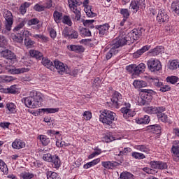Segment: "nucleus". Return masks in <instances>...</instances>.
Instances as JSON below:
<instances>
[{
	"mask_svg": "<svg viewBox=\"0 0 179 179\" xmlns=\"http://www.w3.org/2000/svg\"><path fill=\"white\" fill-rule=\"evenodd\" d=\"M98 163H100V158H97L90 162L85 164L84 165V169H90V167H93V166H96V164H98Z\"/></svg>",
	"mask_w": 179,
	"mask_h": 179,
	"instance_id": "72a5a7b5",
	"label": "nucleus"
},
{
	"mask_svg": "<svg viewBox=\"0 0 179 179\" xmlns=\"http://www.w3.org/2000/svg\"><path fill=\"white\" fill-rule=\"evenodd\" d=\"M39 139L43 146H47L50 143V138L45 135H41Z\"/></svg>",
	"mask_w": 179,
	"mask_h": 179,
	"instance_id": "4c0bfd02",
	"label": "nucleus"
},
{
	"mask_svg": "<svg viewBox=\"0 0 179 179\" xmlns=\"http://www.w3.org/2000/svg\"><path fill=\"white\" fill-rule=\"evenodd\" d=\"M129 9H132L134 12L136 13L137 10H139V6L138 4V1L136 0L132 1L130 6H129Z\"/></svg>",
	"mask_w": 179,
	"mask_h": 179,
	"instance_id": "37998d69",
	"label": "nucleus"
},
{
	"mask_svg": "<svg viewBox=\"0 0 179 179\" xmlns=\"http://www.w3.org/2000/svg\"><path fill=\"white\" fill-rule=\"evenodd\" d=\"M1 55L3 58H5V59H8L10 62H13V64L16 62V55L15 52L9 50V49L1 51Z\"/></svg>",
	"mask_w": 179,
	"mask_h": 179,
	"instance_id": "1a4fd4ad",
	"label": "nucleus"
},
{
	"mask_svg": "<svg viewBox=\"0 0 179 179\" xmlns=\"http://www.w3.org/2000/svg\"><path fill=\"white\" fill-rule=\"evenodd\" d=\"M67 48L69 51H73L77 53L85 52V48L82 45H69L67 46Z\"/></svg>",
	"mask_w": 179,
	"mask_h": 179,
	"instance_id": "6ab92c4d",
	"label": "nucleus"
},
{
	"mask_svg": "<svg viewBox=\"0 0 179 179\" xmlns=\"http://www.w3.org/2000/svg\"><path fill=\"white\" fill-rule=\"evenodd\" d=\"M43 98L41 94L38 93L37 91H32L29 94V96L22 99V103H24L26 107L29 108H38L41 106Z\"/></svg>",
	"mask_w": 179,
	"mask_h": 179,
	"instance_id": "f257e3e1",
	"label": "nucleus"
},
{
	"mask_svg": "<svg viewBox=\"0 0 179 179\" xmlns=\"http://www.w3.org/2000/svg\"><path fill=\"white\" fill-rule=\"evenodd\" d=\"M171 9L173 12L176 13L177 15H179V1H176L172 3Z\"/></svg>",
	"mask_w": 179,
	"mask_h": 179,
	"instance_id": "de8ad7c7",
	"label": "nucleus"
},
{
	"mask_svg": "<svg viewBox=\"0 0 179 179\" xmlns=\"http://www.w3.org/2000/svg\"><path fill=\"white\" fill-rule=\"evenodd\" d=\"M138 106H149L148 102L143 98V95H141V97H138Z\"/></svg>",
	"mask_w": 179,
	"mask_h": 179,
	"instance_id": "13d9d810",
	"label": "nucleus"
},
{
	"mask_svg": "<svg viewBox=\"0 0 179 179\" xmlns=\"http://www.w3.org/2000/svg\"><path fill=\"white\" fill-rule=\"evenodd\" d=\"M157 20L159 24H162V23H167V22H169L167 11L163 8L159 9L157 13Z\"/></svg>",
	"mask_w": 179,
	"mask_h": 179,
	"instance_id": "6e6552de",
	"label": "nucleus"
},
{
	"mask_svg": "<svg viewBox=\"0 0 179 179\" xmlns=\"http://www.w3.org/2000/svg\"><path fill=\"white\" fill-rule=\"evenodd\" d=\"M52 159H54V157L51 155V154L48 153L43 155V159L45 162H48V163H51L52 162Z\"/></svg>",
	"mask_w": 179,
	"mask_h": 179,
	"instance_id": "3c124183",
	"label": "nucleus"
},
{
	"mask_svg": "<svg viewBox=\"0 0 179 179\" xmlns=\"http://www.w3.org/2000/svg\"><path fill=\"white\" fill-rule=\"evenodd\" d=\"M53 17L56 23H60L62 20V13L58 11H55L53 13Z\"/></svg>",
	"mask_w": 179,
	"mask_h": 179,
	"instance_id": "58836bf2",
	"label": "nucleus"
},
{
	"mask_svg": "<svg viewBox=\"0 0 179 179\" xmlns=\"http://www.w3.org/2000/svg\"><path fill=\"white\" fill-rule=\"evenodd\" d=\"M6 107L10 113H13L16 110V106L13 103H7Z\"/></svg>",
	"mask_w": 179,
	"mask_h": 179,
	"instance_id": "e2e57ef3",
	"label": "nucleus"
},
{
	"mask_svg": "<svg viewBox=\"0 0 179 179\" xmlns=\"http://www.w3.org/2000/svg\"><path fill=\"white\" fill-rule=\"evenodd\" d=\"M33 37L34 38H40L41 40H42V41H45V43L48 41V38H47V36H45L44 35L35 34V35H33Z\"/></svg>",
	"mask_w": 179,
	"mask_h": 179,
	"instance_id": "680f3d73",
	"label": "nucleus"
},
{
	"mask_svg": "<svg viewBox=\"0 0 179 179\" xmlns=\"http://www.w3.org/2000/svg\"><path fill=\"white\" fill-rule=\"evenodd\" d=\"M47 178L48 179H61V177L58 173L52 171L47 172Z\"/></svg>",
	"mask_w": 179,
	"mask_h": 179,
	"instance_id": "c9c22d12",
	"label": "nucleus"
},
{
	"mask_svg": "<svg viewBox=\"0 0 179 179\" xmlns=\"http://www.w3.org/2000/svg\"><path fill=\"white\" fill-rule=\"evenodd\" d=\"M13 40L16 43H23V36L20 35V33H17V35L13 36Z\"/></svg>",
	"mask_w": 179,
	"mask_h": 179,
	"instance_id": "09e8293b",
	"label": "nucleus"
},
{
	"mask_svg": "<svg viewBox=\"0 0 179 179\" xmlns=\"http://www.w3.org/2000/svg\"><path fill=\"white\" fill-rule=\"evenodd\" d=\"M126 108H122L120 111L123 113V117L127 120V118H129V117H134L135 115V112L132 113V111L129 109L131 107V104H126Z\"/></svg>",
	"mask_w": 179,
	"mask_h": 179,
	"instance_id": "ddd939ff",
	"label": "nucleus"
},
{
	"mask_svg": "<svg viewBox=\"0 0 179 179\" xmlns=\"http://www.w3.org/2000/svg\"><path fill=\"white\" fill-rule=\"evenodd\" d=\"M147 65L150 72H159L162 69V63L159 59H151L147 62Z\"/></svg>",
	"mask_w": 179,
	"mask_h": 179,
	"instance_id": "20e7f679",
	"label": "nucleus"
},
{
	"mask_svg": "<svg viewBox=\"0 0 179 179\" xmlns=\"http://www.w3.org/2000/svg\"><path fill=\"white\" fill-rule=\"evenodd\" d=\"M166 82L171 83L172 85H179V79L177 76H170L166 78Z\"/></svg>",
	"mask_w": 179,
	"mask_h": 179,
	"instance_id": "e433bc0d",
	"label": "nucleus"
},
{
	"mask_svg": "<svg viewBox=\"0 0 179 179\" xmlns=\"http://www.w3.org/2000/svg\"><path fill=\"white\" fill-rule=\"evenodd\" d=\"M63 23H64L65 24H68V26H72V21L68 15H64L63 17Z\"/></svg>",
	"mask_w": 179,
	"mask_h": 179,
	"instance_id": "052dcab7",
	"label": "nucleus"
},
{
	"mask_svg": "<svg viewBox=\"0 0 179 179\" xmlns=\"http://www.w3.org/2000/svg\"><path fill=\"white\" fill-rule=\"evenodd\" d=\"M142 30H143V28L134 29L131 32L127 34L129 36L128 40H130L131 43L139 40V37L142 36Z\"/></svg>",
	"mask_w": 179,
	"mask_h": 179,
	"instance_id": "0eeeda50",
	"label": "nucleus"
},
{
	"mask_svg": "<svg viewBox=\"0 0 179 179\" xmlns=\"http://www.w3.org/2000/svg\"><path fill=\"white\" fill-rule=\"evenodd\" d=\"M115 120H117V114L108 110H103L99 116L101 122L106 125H111Z\"/></svg>",
	"mask_w": 179,
	"mask_h": 179,
	"instance_id": "f03ea898",
	"label": "nucleus"
},
{
	"mask_svg": "<svg viewBox=\"0 0 179 179\" xmlns=\"http://www.w3.org/2000/svg\"><path fill=\"white\" fill-rule=\"evenodd\" d=\"M44 113H48L50 114H54V113H58L59 111V108H43L42 109Z\"/></svg>",
	"mask_w": 179,
	"mask_h": 179,
	"instance_id": "603ef678",
	"label": "nucleus"
},
{
	"mask_svg": "<svg viewBox=\"0 0 179 179\" xmlns=\"http://www.w3.org/2000/svg\"><path fill=\"white\" fill-rule=\"evenodd\" d=\"M68 2H69V6L71 10L73 8L75 9L78 8V6H80V4H79V2H78V1L76 0H68Z\"/></svg>",
	"mask_w": 179,
	"mask_h": 179,
	"instance_id": "a19ab883",
	"label": "nucleus"
},
{
	"mask_svg": "<svg viewBox=\"0 0 179 179\" xmlns=\"http://www.w3.org/2000/svg\"><path fill=\"white\" fill-rule=\"evenodd\" d=\"M129 36L128 34H125V33H122L119 36L118 39L114 40L113 41L112 45L115 48H120V47H122L126 45V44H131V39H128Z\"/></svg>",
	"mask_w": 179,
	"mask_h": 179,
	"instance_id": "7ed1b4c3",
	"label": "nucleus"
},
{
	"mask_svg": "<svg viewBox=\"0 0 179 179\" xmlns=\"http://www.w3.org/2000/svg\"><path fill=\"white\" fill-rule=\"evenodd\" d=\"M0 80L3 83H9V82H12V80H13V78L8 76H0Z\"/></svg>",
	"mask_w": 179,
	"mask_h": 179,
	"instance_id": "49530a36",
	"label": "nucleus"
},
{
	"mask_svg": "<svg viewBox=\"0 0 179 179\" xmlns=\"http://www.w3.org/2000/svg\"><path fill=\"white\" fill-rule=\"evenodd\" d=\"M71 10L75 14V17H73V15H71L72 19L76 22H79V20H80V17H82V14L80 13V8H78L77 7L76 8L71 9Z\"/></svg>",
	"mask_w": 179,
	"mask_h": 179,
	"instance_id": "412c9836",
	"label": "nucleus"
},
{
	"mask_svg": "<svg viewBox=\"0 0 179 179\" xmlns=\"http://www.w3.org/2000/svg\"><path fill=\"white\" fill-rule=\"evenodd\" d=\"M24 24H26V20L22 19L20 22L13 29L14 33H17V31H20L23 27H24Z\"/></svg>",
	"mask_w": 179,
	"mask_h": 179,
	"instance_id": "c756f323",
	"label": "nucleus"
},
{
	"mask_svg": "<svg viewBox=\"0 0 179 179\" xmlns=\"http://www.w3.org/2000/svg\"><path fill=\"white\" fill-rule=\"evenodd\" d=\"M120 179H135V176L129 172H123L120 174Z\"/></svg>",
	"mask_w": 179,
	"mask_h": 179,
	"instance_id": "f704fd0d",
	"label": "nucleus"
},
{
	"mask_svg": "<svg viewBox=\"0 0 179 179\" xmlns=\"http://www.w3.org/2000/svg\"><path fill=\"white\" fill-rule=\"evenodd\" d=\"M131 156L134 159H138V160H141L142 159H145V157H146L145 156V155H143V153H139V152H132Z\"/></svg>",
	"mask_w": 179,
	"mask_h": 179,
	"instance_id": "8fccbe9b",
	"label": "nucleus"
},
{
	"mask_svg": "<svg viewBox=\"0 0 179 179\" xmlns=\"http://www.w3.org/2000/svg\"><path fill=\"white\" fill-rule=\"evenodd\" d=\"M96 30H99L100 36H104L108 32V29H110V25L108 24H104L103 25H96L95 27Z\"/></svg>",
	"mask_w": 179,
	"mask_h": 179,
	"instance_id": "dca6fc26",
	"label": "nucleus"
},
{
	"mask_svg": "<svg viewBox=\"0 0 179 179\" xmlns=\"http://www.w3.org/2000/svg\"><path fill=\"white\" fill-rule=\"evenodd\" d=\"M142 96L143 98L147 101V104H150V101H152V99H153V96H152V92L153 90H142Z\"/></svg>",
	"mask_w": 179,
	"mask_h": 179,
	"instance_id": "2eb2a0df",
	"label": "nucleus"
},
{
	"mask_svg": "<svg viewBox=\"0 0 179 179\" xmlns=\"http://www.w3.org/2000/svg\"><path fill=\"white\" fill-rule=\"evenodd\" d=\"M83 116L84 120H85L86 121H89V120L92 118V113L89 111H85L84 112Z\"/></svg>",
	"mask_w": 179,
	"mask_h": 179,
	"instance_id": "338daca9",
	"label": "nucleus"
},
{
	"mask_svg": "<svg viewBox=\"0 0 179 179\" xmlns=\"http://www.w3.org/2000/svg\"><path fill=\"white\" fill-rule=\"evenodd\" d=\"M152 169H159V170H166L167 169V163L160 162V161H154L151 162Z\"/></svg>",
	"mask_w": 179,
	"mask_h": 179,
	"instance_id": "4468645a",
	"label": "nucleus"
},
{
	"mask_svg": "<svg viewBox=\"0 0 179 179\" xmlns=\"http://www.w3.org/2000/svg\"><path fill=\"white\" fill-rule=\"evenodd\" d=\"M135 68H136V64H131L129 66H127L126 67V69L130 73H133L134 75H135Z\"/></svg>",
	"mask_w": 179,
	"mask_h": 179,
	"instance_id": "bf43d9fd",
	"label": "nucleus"
},
{
	"mask_svg": "<svg viewBox=\"0 0 179 179\" xmlns=\"http://www.w3.org/2000/svg\"><path fill=\"white\" fill-rule=\"evenodd\" d=\"M0 170L3 173H6L8 171V165L2 161V159H0Z\"/></svg>",
	"mask_w": 179,
	"mask_h": 179,
	"instance_id": "5fc2aeb1",
	"label": "nucleus"
},
{
	"mask_svg": "<svg viewBox=\"0 0 179 179\" xmlns=\"http://www.w3.org/2000/svg\"><path fill=\"white\" fill-rule=\"evenodd\" d=\"M92 9H93L92 8L91 6H85V12L87 15V16H88V17H96V13H94L93 12V10H92Z\"/></svg>",
	"mask_w": 179,
	"mask_h": 179,
	"instance_id": "c85d7f7f",
	"label": "nucleus"
},
{
	"mask_svg": "<svg viewBox=\"0 0 179 179\" xmlns=\"http://www.w3.org/2000/svg\"><path fill=\"white\" fill-rule=\"evenodd\" d=\"M31 57L36 58V59H41L43 58V53L38 50H31L29 51Z\"/></svg>",
	"mask_w": 179,
	"mask_h": 179,
	"instance_id": "bb28decb",
	"label": "nucleus"
},
{
	"mask_svg": "<svg viewBox=\"0 0 179 179\" xmlns=\"http://www.w3.org/2000/svg\"><path fill=\"white\" fill-rule=\"evenodd\" d=\"M83 25L89 27L92 24L94 23V20H83Z\"/></svg>",
	"mask_w": 179,
	"mask_h": 179,
	"instance_id": "69168bd1",
	"label": "nucleus"
},
{
	"mask_svg": "<svg viewBox=\"0 0 179 179\" xmlns=\"http://www.w3.org/2000/svg\"><path fill=\"white\" fill-rule=\"evenodd\" d=\"M6 70L8 73H10L11 75H19L20 73H24V72H29L30 69L29 68H20V69H16V68H13L10 69L9 66H6Z\"/></svg>",
	"mask_w": 179,
	"mask_h": 179,
	"instance_id": "9d476101",
	"label": "nucleus"
},
{
	"mask_svg": "<svg viewBox=\"0 0 179 179\" xmlns=\"http://www.w3.org/2000/svg\"><path fill=\"white\" fill-rule=\"evenodd\" d=\"M145 113L147 114H156L157 107L156 106H147L143 108Z\"/></svg>",
	"mask_w": 179,
	"mask_h": 179,
	"instance_id": "473e14b6",
	"label": "nucleus"
},
{
	"mask_svg": "<svg viewBox=\"0 0 179 179\" xmlns=\"http://www.w3.org/2000/svg\"><path fill=\"white\" fill-rule=\"evenodd\" d=\"M53 66L56 68L58 73L60 75H64V73H71V69L68 68V66L58 60L54 62Z\"/></svg>",
	"mask_w": 179,
	"mask_h": 179,
	"instance_id": "423d86ee",
	"label": "nucleus"
},
{
	"mask_svg": "<svg viewBox=\"0 0 179 179\" xmlns=\"http://www.w3.org/2000/svg\"><path fill=\"white\" fill-rule=\"evenodd\" d=\"M12 146L13 149H23L26 146V143L22 140L16 139L13 143Z\"/></svg>",
	"mask_w": 179,
	"mask_h": 179,
	"instance_id": "aec40b11",
	"label": "nucleus"
},
{
	"mask_svg": "<svg viewBox=\"0 0 179 179\" xmlns=\"http://www.w3.org/2000/svg\"><path fill=\"white\" fill-rule=\"evenodd\" d=\"M35 44H36V42H34V41H32L30 38H26L24 39V45H26V47H27V48H33Z\"/></svg>",
	"mask_w": 179,
	"mask_h": 179,
	"instance_id": "79ce46f5",
	"label": "nucleus"
},
{
	"mask_svg": "<svg viewBox=\"0 0 179 179\" xmlns=\"http://www.w3.org/2000/svg\"><path fill=\"white\" fill-rule=\"evenodd\" d=\"M41 59H42L41 64L44 66H46V68H48V69H50L51 66H54L52 62H51V60L48 59V58L42 57Z\"/></svg>",
	"mask_w": 179,
	"mask_h": 179,
	"instance_id": "7c9ffc66",
	"label": "nucleus"
},
{
	"mask_svg": "<svg viewBox=\"0 0 179 179\" xmlns=\"http://www.w3.org/2000/svg\"><path fill=\"white\" fill-rule=\"evenodd\" d=\"M69 31H70L69 28L65 27L63 29L62 36H64V37H65V38H69V36H71V34Z\"/></svg>",
	"mask_w": 179,
	"mask_h": 179,
	"instance_id": "0e129e2a",
	"label": "nucleus"
},
{
	"mask_svg": "<svg viewBox=\"0 0 179 179\" xmlns=\"http://www.w3.org/2000/svg\"><path fill=\"white\" fill-rule=\"evenodd\" d=\"M164 111H166V108L163 107V106H159L157 107V110L155 114H157V117H158L159 115H162V114H164Z\"/></svg>",
	"mask_w": 179,
	"mask_h": 179,
	"instance_id": "6e6d98bb",
	"label": "nucleus"
},
{
	"mask_svg": "<svg viewBox=\"0 0 179 179\" xmlns=\"http://www.w3.org/2000/svg\"><path fill=\"white\" fill-rule=\"evenodd\" d=\"M52 163V166L55 169H59V167H61V159H59V157L57 155L53 156Z\"/></svg>",
	"mask_w": 179,
	"mask_h": 179,
	"instance_id": "393cba45",
	"label": "nucleus"
},
{
	"mask_svg": "<svg viewBox=\"0 0 179 179\" xmlns=\"http://www.w3.org/2000/svg\"><path fill=\"white\" fill-rule=\"evenodd\" d=\"M3 17L6 20V29L8 31H10L12 29V25L13 24V15L9 10H4L3 13Z\"/></svg>",
	"mask_w": 179,
	"mask_h": 179,
	"instance_id": "39448f33",
	"label": "nucleus"
},
{
	"mask_svg": "<svg viewBox=\"0 0 179 179\" xmlns=\"http://www.w3.org/2000/svg\"><path fill=\"white\" fill-rule=\"evenodd\" d=\"M149 122H150V117L148 115H145L137 120V124H149Z\"/></svg>",
	"mask_w": 179,
	"mask_h": 179,
	"instance_id": "ea45409f",
	"label": "nucleus"
},
{
	"mask_svg": "<svg viewBox=\"0 0 179 179\" xmlns=\"http://www.w3.org/2000/svg\"><path fill=\"white\" fill-rule=\"evenodd\" d=\"M118 164H120L118 162L114 161H106L101 162V165L103 166V167L107 169L108 170H111L113 167H117Z\"/></svg>",
	"mask_w": 179,
	"mask_h": 179,
	"instance_id": "a211bd4d",
	"label": "nucleus"
},
{
	"mask_svg": "<svg viewBox=\"0 0 179 179\" xmlns=\"http://www.w3.org/2000/svg\"><path fill=\"white\" fill-rule=\"evenodd\" d=\"M117 50V48H114L113 45H112V48L106 55V59H110L113 55H115V54H117L118 50Z\"/></svg>",
	"mask_w": 179,
	"mask_h": 179,
	"instance_id": "2f4dec72",
	"label": "nucleus"
},
{
	"mask_svg": "<svg viewBox=\"0 0 179 179\" xmlns=\"http://www.w3.org/2000/svg\"><path fill=\"white\" fill-rule=\"evenodd\" d=\"M80 34H82V36H85V37H90V36H92V32L90 31V30L86 28H83L80 30Z\"/></svg>",
	"mask_w": 179,
	"mask_h": 179,
	"instance_id": "864d4df0",
	"label": "nucleus"
},
{
	"mask_svg": "<svg viewBox=\"0 0 179 179\" xmlns=\"http://www.w3.org/2000/svg\"><path fill=\"white\" fill-rule=\"evenodd\" d=\"M120 13L124 19H128V17H129V11L127 8H122L120 10Z\"/></svg>",
	"mask_w": 179,
	"mask_h": 179,
	"instance_id": "4d7b16f0",
	"label": "nucleus"
},
{
	"mask_svg": "<svg viewBox=\"0 0 179 179\" xmlns=\"http://www.w3.org/2000/svg\"><path fill=\"white\" fill-rule=\"evenodd\" d=\"M133 85L136 89H141V87H146L148 84H146V82L143 80H136L134 81Z\"/></svg>",
	"mask_w": 179,
	"mask_h": 179,
	"instance_id": "b1692460",
	"label": "nucleus"
},
{
	"mask_svg": "<svg viewBox=\"0 0 179 179\" xmlns=\"http://www.w3.org/2000/svg\"><path fill=\"white\" fill-rule=\"evenodd\" d=\"M149 48H150V46H143L141 49L137 50L136 52L134 53V58H139L142 54L146 52V51H148Z\"/></svg>",
	"mask_w": 179,
	"mask_h": 179,
	"instance_id": "5701e85b",
	"label": "nucleus"
},
{
	"mask_svg": "<svg viewBox=\"0 0 179 179\" xmlns=\"http://www.w3.org/2000/svg\"><path fill=\"white\" fill-rule=\"evenodd\" d=\"M8 45V39L2 35H0V48H3Z\"/></svg>",
	"mask_w": 179,
	"mask_h": 179,
	"instance_id": "a18cd8bd",
	"label": "nucleus"
},
{
	"mask_svg": "<svg viewBox=\"0 0 179 179\" xmlns=\"http://www.w3.org/2000/svg\"><path fill=\"white\" fill-rule=\"evenodd\" d=\"M110 100L113 106L118 107V106H121V103H122V96L120 92H115Z\"/></svg>",
	"mask_w": 179,
	"mask_h": 179,
	"instance_id": "9b49d317",
	"label": "nucleus"
},
{
	"mask_svg": "<svg viewBox=\"0 0 179 179\" xmlns=\"http://www.w3.org/2000/svg\"><path fill=\"white\" fill-rule=\"evenodd\" d=\"M178 62L177 60H172L169 64V69L171 71H174L178 68Z\"/></svg>",
	"mask_w": 179,
	"mask_h": 179,
	"instance_id": "c03bdc74",
	"label": "nucleus"
},
{
	"mask_svg": "<svg viewBox=\"0 0 179 179\" xmlns=\"http://www.w3.org/2000/svg\"><path fill=\"white\" fill-rule=\"evenodd\" d=\"M172 156L175 162H179V141H175L172 147Z\"/></svg>",
	"mask_w": 179,
	"mask_h": 179,
	"instance_id": "f8f14e48",
	"label": "nucleus"
},
{
	"mask_svg": "<svg viewBox=\"0 0 179 179\" xmlns=\"http://www.w3.org/2000/svg\"><path fill=\"white\" fill-rule=\"evenodd\" d=\"M164 53V47L163 46H157L152 50H150V54L152 55V57H156L157 55H162V54Z\"/></svg>",
	"mask_w": 179,
	"mask_h": 179,
	"instance_id": "f3484780",
	"label": "nucleus"
},
{
	"mask_svg": "<svg viewBox=\"0 0 179 179\" xmlns=\"http://www.w3.org/2000/svg\"><path fill=\"white\" fill-rule=\"evenodd\" d=\"M1 93H10L11 94H15L17 93V87L16 85H11L8 88H3Z\"/></svg>",
	"mask_w": 179,
	"mask_h": 179,
	"instance_id": "4be33fe9",
	"label": "nucleus"
},
{
	"mask_svg": "<svg viewBox=\"0 0 179 179\" xmlns=\"http://www.w3.org/2000/svg\"><path fill=\"white\" fill-rule=\"evenodd\" d=\"M145 64L143 63H141L140 64H138V66L136 65V68H135V73L134 75H139V73H142L143 72H145Z\"/></svg>",
	"mask_w": 179,
	"mask_h": 179,
	"instance_id": "cd10ccee",
	"label": "nucleus"
},
{
	"mask_svg": "<svg viewBox=\"0 0 179 179\" xmlns=\"http://www.w3.org/2000/svg\"><path fill=\"white\" fill-rule=\"evenodd\" d=\"M148 129L151 131V132H155V134H160V131H162V127L159 124H153L148 126Z\"/></svg>",
	"mask_w": 179,
	"mask_h": 179,
	"instance_id": "a878e982",
	"label": "nucleus"
},
{
	"mask_svg": "<svg viewBox=\"0 0 179 179\" xmlns=\"http://www.w3.org/2000/svg\"><path fill=\"white\" fill-rule=\"evenodd\" d=\"M22 177L23 179H31L34 177V175L30 173H24L22 174Z\"/></svg>",
	"mask_w": 179,
	"mask_h": 179,
	"instance_id": "774afa93",
	"label": "nucleus"
}]
</instances>
